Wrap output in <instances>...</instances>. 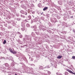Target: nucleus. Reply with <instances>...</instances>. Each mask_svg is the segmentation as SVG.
Here are the masks:
<instances>
[{
	"label": "nucleus",
	"instance_id": "obj_1",
	"mask_svg": "<svg viewBox=\"0 0 75 75\" xmlns=\"http://www.w3.org/2000/svg\"><path fill=\"white\" fill-rule=\"evenodd\" d=\"M25 38L26 40H27L28 41H31V39L29 35L28 36L27 35H25Z\"/></svg>",
	"mask_w": 75,
	"mask_h": 75
},
{
	"label": "nucleus",
	"instance_id": "obj_2",
	"mask_svg": "<svg viewBox=\"0 0 75 75\" xmlns=\"http://www.w3.org/2000/svg\"><path fill=\"white\" fill-rule=\"evenodd\" d=\"M20 13H21V14H24V15H25V16H28L29 14L28 13H27V12L26 11H24L23 10H21V11Z\"/></svg>",
	"mask_w": 75,
	"mask_h": 75
},
{
	"label": "nucleus",
	"instance_id": "obj_3",
	"mask_svg": "<svg viewBox=\"0 0 75 75\" xmlns=\"http://www.w3.org/2000/svg\"><path fill=\"white\" fill-rule=\"evenodd\" d=\"M39 28L41 29H42V30H45L47 29V28L45 26H43L42 25H40L39 26Z\"/></svg>",
	"mask_w": 75,
	"mask_h": 75
},
{
	"label": "nucleus",
	"instance_id": "obj_4",
	"mask_svg": "<svg viewBox=\"0 0 75 75\" xmlns=\"http://www.w3.org/2000/svg\"><path fill=\"white\" fill-rule=\"evenodd\" d=\"M9 51H10V52H11L13 53V54H14L17 53V52L15 51L14 50V49L13 50H12L10 48L9 49Z\"/></svg>",
	"mask_w": 75,
	"mask_h": 75
},
{
	"label": "nucleus",
	"instance_id": "obj_5",
	"mask_svg": "<svg viewBox=\"0 0 75 75\" xmlns=\"http://www.w3.org/2000/svg\"><path fill=\"white\" fill-rule=\"evenodd\" d=\"M28 7L30 8L31 7H34V5L33 4H29V5H28Z\"/></svg>",
	"mask_w": 75,
	"mask_h": 75
},
{
	"label": "nucleus",
	"instance_id": "obj_6",
	"mask_svg": "<svg viewBox=\"0 0 75 75\" xmlns=\"http://www.w3.org/2000/svg\"><path fill=\"white\" fill-rule=\"evenodd\" d=\"M25 52H27L28 54H30V51L29 49H27L25 50Z\"/></svg>",
	"mask_w": 75,
	"mask_h": 75
},
{
	"label": "nucleus",
	"instance_id": "obj_7",
	"mask_svg": "<svg viewBox=\"0 0 75 75\" xmlns=\"http://www.w3.org/2000/svg\"><path fill=\"white\" fill-rule=\"evenodd\" d=\"M38 21V20L37 18H35L34 19H33V21L34 22H35V23L36 22H37Z\"/></svg>",
	"mask_w": 75,
	"mask_h": 75
},
{
	"label": "nucleus",
	"instance_id": "obj_8",
	"mask_svg": "<svg viewBox=\"0 0 75 75\" xmlns=\"http://www.w3.org/2000/svg\"><path fill=\"white\" fill-rule=\"evenodd\" d=\"M12 22L13 23H12V25H13V26H15V27H16V23H15V21H12Z\"/></svg>",
	"mask_w": 75,
	"mask_h": 75
},
{
	"label": "nucleus",
	"instance_id": "obj_9",
	"mask_svg": "<svg viewBox=\"0 0 75 75\" xmlns=\"http://www.w3.org/2000/svg\"><path fill=\"white\" fill-rule=\"evenodd\" d=\"M21 26L23 28H24L25 27V25L24 24H23V23H22V24L21 25Z\"/></svg>",
	"mask_w": 75,
	"mask_h": 75
},
{
	"label": "nucleus",
	"instance_id": "obj_10",
	"mask_svg": "<svg viewBox=\"0 0 75 75\" xmlns=\"http://www.w3.org/2000/svg\"><path fill=\"white\" fill-rule=\"evenodd\" d=\"M31 18V16H29L27 18V20H30V19Z\"/></svg>",
	"mask_w": 75,
	"mask_h": 75
},
{
	"label": "nucleus",
	"instance_id": "obj_11",
	"mask_svg": "<svg viewBox=\"0 0 75 75\" xmlns=\"http://www.w3.org/2000/svg\"><path fill=\"white\" fill-rule=\"evenodd\" d=\"M62 55H59L57 57V58H58V59H60V58H62Z\"/></svg>",
	"mask_w": 75,
	"mask_h": 75
},
{
	"label": "nucleus",
	"instance_id": "obj_12",
	"mask_svg": "<svg viewBox=\"0 0 75 75\" xmlns=\"http://www.w3.org/2000/svg\"><path fill=\"white\" fill-rule=\"evenodd\" d=\"M27 22V20L25 19L23 21V24H25V23H26Z\"/></svg>",
	"mask_w": 75,
	"mask_h": 75
},
{
	"label": "nucleus",
	"instance_id": "obj_13",
	"mask_svg": "<svg viewBox=\"0 0 75 75\" xmlns=\"http://www.w3.org/2000/svg\"><path fill=\"white\" fill-rule=\"evenodd\" d=\"M69 72H70L71 74H74V75H75V73L73 72L71 70H69Z\"/></svg>",
	"mask_w": 75,
	"mask_h": 75
},
{
	"label": "nucleus",
	"instance_id": "obj_14",
	"mask_svg": "<svg viewBox=\"0 0 75 75\" xmlns=\"http://www.w3.org/2000/svg\"><path fill=\"white\" fill-rule=\"evenodd\" d=\"M48 8L47 7H45V8H44L43 9V11H45V10H47L48 9Z\"/></svg>",
	"mask_w": 75,
	"mask_h": 75
},
{
	"label": "nucleus",
	"instance_id": "obj_15",
	"mask_svg": "<svg viewBox=\"0 0 75 75\" xmlns=\"http://www.w3.org/2000/svg\"><path fill=\"white\" fill-rule=\"evenodd\" d=\"M38 6L39 7H42V5L41 4L39 3L38 4Z\"/></svg>",
	"mask_w": 75,
	"mask_h": 75
},
{
	"label": "nucleus",
	"instance_id": "obj_16",
	"mask_svg": "<svg viewBox=\"0 0 75 75\" xmlns=\"http://www.w3.org/2000/svg\"><path fill=\"white\" fill-rule=\"evenodd\" d=\"M5 66L6 67H9V65L7 63L5 64Z\"/></svg>",
	"mask_w": 75,
	"mask_h": 75
},
{
	"label": "nucleus",
	"instance_id": "obj_17",
	"mask_svg": "<svg viewBox=\"0 0 75 75\" xmlns=\"http://www.w3.org/2000/svg\"><path fill=\"white\" fill-rule=\"evenodd\" d=\"M39 69H43V67L42 66H40L39 67Z\"/></svg>",
	"mask_w": 75,
	"mask_h": 75
},
{
	"label": "nucleus",
	"instance_id": "obj_18",
	"mask_svg": "<svg viewBox=\"0 0 75 75\" xmlns=\"http://www.w3.org/2000/svg\"><path fill=\"white\" fill-rule=\"evenodd\" d=\"M30 24H29L28 23H27L26 24V27H30Z\"/></svg>",
	"mask_w": 75,
	"mask_h": 75
},
{
	"label": "nucleus",
	"instance_id": "obj_19",
	"mask_svg": "<svg viewBox=\"0 0 75 75\" xmlns=\"http://www.w3.org/2000/svg\"><path fill=\"white\" fill-rule=\"evenodd\" d=\"M21 7L23 8H24V5L23 4H22L21 6Z\"/></svg>",
	"mask_w": 75,
	"mask_h": 75
},
{
	"label": "nucleus",
	"instance_id": "obj_20",
	"mask_svg": "<svg viewBox=\"0 0 75 75\" xmlns=\"http://www.w3.org/2000/svg\"><path fill=\"white\" fill-rule=\"evenodd\" d=\"M21 17H22V18H25V16L23 15H21Z\"/></svg>",
	"mask_w": 75,
	"mask_h": 75
},
{
	"label": "nucleus",
	"instance_id": "obj_21",
	"mask_svg": "<svg viewBox=\"0 0 75 75\" xmlns=\"http://www.w3.org/2000/svg\"><path fill=\"white\" fill-rule=\"evenodd\" d=\"M16 20L18 21H20V20H21V18H16Z\"/></svg>",
	"mask_w": 75,
	"mask_h": 75
},
{
	"label": "nucleus",
	"instance_id": "obj_22",
	"mask_svg": "<svg viewBox=\"0 0 75 75\" xmlns=\"http://www.w3.org/2000/svg\"><path fill=\"white\" fill-rule=\"evenodd\" d=\"M33 28L35 29V30H36L37 29V27L35 25L33 26Z\"/></svg>",
	"mask_w": 75,
	"mask_h": 75
},
{
	"label": "nucleus",
	"instance_id": "obj_23",
	"mask_svg": "<svg viewBox=\"0 0 75 75\" xmlns=\"http://www.w3.org/2000/svg\"><path fill=\"white\" fill-rule=\"evenodd\" d=\"M24 29H25V28H21V30L23 31H24V30H25Z\"/></svg>",
	"mask_w": 75,
	"mask_h": 75
},
{
	"label": "nucleus",
	"instance_id": "obj_24",
	"mask_svg": "<svg viewBox=\"0 0 75 75\" xmlns=\"http://www.w3.org/2000/svg\"><path fill=\"white\" fill-rule=\"evenodd\" d=\"M69 18V15H67L66 17L65 18Z\"/></svg>",
	"mask_w": 75,
	"mask_h": 75
},
{
	"label": "nucleus",
	"instance_id": "obj_25",
	"mask_svg": "<svg viewBox=\"0 0 75 75\" xmlns=\"http://www.w3.org/2000/svg\"><path fill=\"white\" fill-rule=\"evenodd\" d=\"M47 73L48 75H50L51 74V73L49 71H47Z\"/></svg>",
	"mask_w": 75,
	"mask_h": 75
},
{
	"label": "nucleus",
	"instance_id": "obj_26",
	"mask_svg": "<svg viewBox=\"0 0 75 75\" xmlns=\"http://www.w3.org/2000/svg\"><path fill=\"white\" fill-rule=\"evenodd\" d=\"M11 66L12 67H13L14 65V63H12L11 64Z\"/></svg>",
	"mask_w": 75,
	"mask_h": 75
},
{
	"label": "nucleus",
	"instance_id": "obj_27",
	"mask_svg": "<svg viewBox=\"0 0 75 75\" xmlns=\"http://www.w3.org/2000/svg\"><path fill=\"white\" fill-rule=\"evenodd\" d=\"M45 68H50V66H46L45 67Z\"/></svg>",
	"mask_w": 75,
	"mask_h": 75
},
{
	"label": "nucleus",
	"instance_id": "obj_28",
	"mask_svg": "<svg viewBox=\"0 0 75 75\" xmlns=\"http://www.w3.org/2000/svg\"><path fill=\"white\" fill-rule=\"evenodd\" d=\"M7 22L8 23V24H10V23H11V21H7Z\"/></svg>",
	"mask_w": 75,
	"mask_h": 75
},
{
	"label": "nucleus",
	"instance_id": "obj_29",
	"mask_svg": "<svg viewBox=\"0 0 75 75\" xmlns=\"http://www.w3.org/2000/svg\"><path fill=\"white\" fill-rule=\"evenodd\" d=\"M65 75H68V73L67 72H65Z\"/></svg>",
	"mask_w": 75,
	"mask_h": 75
},
{
	"label": "nucleus",
	"instance_id": "obj_30",
	"mask_svg": "<svg viewBox=\"0 0 75 75\" xmlns=\"http://www.w3.org/2000/svg\"><path fill=\"white\" fill-rule=\"evenodd\" d=\"M6 40H4V42H3V44H6Z\"/></svg>",
	"mask_w": 75,
	"mask_h": 75
},
{
	"label": "nucleus",
	"instance_id": "obj_31",
	"mask_svg": "<svg viewBox=\"0 0 75 75\" xmlns=\"http://www.w3.org/2000/svg\"><path fill=\"white\" fill-rule=\"evenodd\" d=\"M8 28H13V27L9 25L8 26Z\"/></svg>",
	"mask_w": 75,
	"mask_h": 75
},
{
	"label": "nucleus",
	"instance_id": "obj_32",
	"mask_svg": "<svg viewBox=\"0 0 75 75\" xmlns=\"http://www.w3.org/2000/svg\"><path fill=\"white\" fill-rule=\"evenodd\" d=\"M19 37L20 38H22V37H23V35H19Z\"/></svg>",
	"mask_w": 75,
	"mask_h": 75
},
{
	"label": "nucleus",
	"instance_id": "obj_33",
	"mask_svg": "<svg viewBox=\"0 0 75 75\" xmlns=\"http://www.w3.org/2000/svg\"><path fill=\"white\" fill-rule=\"evenodd\" d=\"M41 19L42 20H44V17H42L41 18Z\"/></svg>",
	"mask_w": 75,
	"mask_h": 75
},
{
	"label": "nucleus",
	"instance_id": "obj_34",
	"mask_svg": "<svg viewBox=\"0 0 75 75\" xmlns=\"http://www.w3.org/2000/svg\"><path fill=\"white\" fill-rule=\"evenodd\" d=\"M35 33L37 35H38V34H39V32H36Z\"/></svg>",
	"mask_w": 75,
	"mask_h": 75
},
{
	"label": "nucleus",
	"instance_id": "obj_35",
	"mask_svg": "<svg viewBox=\"0 0 75 75\" xmlns=\"http://www.w3.org/2000/svg\"><path fill=\"white\" fill-rule=\"evenodd\" d=\"M16 16L17 17H19V16H20V15H19V14H16Z\"/></svg>",
	"mask_w": 75,
	"mask_h": 75
},
{
	"label": "nucleus",
	"instance_id": "obj_36",
	"mask_svg": "<svg viewBox=\"0 0 75 75\" xmlns=\"http://www.w3.org/2000/svg\"><path fill=\"white\" fill-rule=\"evenodd\" d=\"M72 25H74V23H74V21H72Z\"/></svg>",
	"mask_w": 75,
	"mask_h": 75
},
{
	"label": "nucleus",
	"instance_id": "obj_37",
	"mask_svg": "<svg viewBox=\"0 0 75 75\" xmlns=\"http://www.w3.org/2000/svg\"><path fill=\"white\" fill-rule=\"evenodd\" d=\"M18 42H19V43H21V41L20 40H18Z\"/></svg>",
	"mask_w": 75,
	"mask_h": 75
},
{
	"label": "nucleus",
	"instance_id": "obj_38",
	"mask_svg": "<svg viewBox=\"0 0 75 75\" xmlns=\"http://www.w3.org/2000/svg\"><path fill=\"white\" fill-rule=\"evenodd\" d=\"M73 31L75 34V30L74 29H73Z\"/></svg>",
	"mask_w": 75,
	"mask_h": 75
},
{
	"label": "nucleus",
	"instance_id": "obj_39",
	"mask_svg": "<svg viewBox=\"0 0 75 75\" xmlns=\"http://www.w3.org/2000/svg\"><path fill=\"white\" fill-rule=\"evenodd\" d=\"M25 40H26V39H25V38H23V41H25Z\"/></svg>",
	"mask_w": 75,
	"mask_h": 75
},
{
	"label": "nucleus",
	"instance_id": "obj_40",
	"mask_svg": "<svg viewBox=\"0 0 75 75\" xmlns=\"http://www.w3.org/2000/svg\"><path fill=\"white\" fill-rule=\"evenodd\" d=\"M72 58L73 59H75V56H73L72 57Z\"/></svg>",
	"mask_w": 75,
	"mask_h": 75
},
{
	"label": "nucleus",
	"instance_id": "obj_41",
	"mask_svg": "<svg viewBox=\"0 0 75 75\" xmlns=\"http://www.w3.org/2000/svg\"><path fill=\"white\" fill-rule=\"evenodd\" d=\"M56 74L57 75H60V74H59V73H56Z\"/></svg>",
	"mask_w": 75,
	"mask_h": 75
},
{
	"label": "nucleus",
	"instance_id": "obj_42",
	"mask_svg": "<svg viewBox=\"0 0 75 75\" xmlns=\"http://www.w3.org/2000/svg\"><path fill=\"white\" fill-rule=\"evenodd\" d=\"M33 21H31V24H33Z\"/></svg>",
	"mask_w": 75,
	"mask_h": 75
},
{
	"label": "nucleus",
	"instance_id": "obj_43",
	"mask_svg": "<svg viewBox=\"0 0 75 75\" xmlns=\"http://www.w3.org/2000/svg\"><path fill=\"white\" fill-rule=\"evenodd\" d=\"M4 25L5 26V27H7V24H5Z\"/></svg>",
	"mask_w": 75,
	"mask_h": 75
},
{
	"label": "nucleus",
	"instance_id": "obj_44",
	"mask_svg": "<svg viewBox=\"0 0 75 75\" xmlns=\"http://www.w3.org/2000/svg\"><path fill=\"white\" fill-rule=\"evenodd\" d=\"M37 62V60H35L34 61V62Z\"/></svg>",
	"mask_w": 75,
	"mask_h": 75
},
{
	"label": "nucleus",
	"instance_id": "obj_45",
	"mask_svg": "<svg viewBox=\"0 0 75 75\" xmlns=\"http://www.w3.org/2000/svg\"><path fill=\"white\" fill-rule=\"evenodd\" d=\"M32 13L33 14H35V12H33Z\"/></svg>",
	"mask_w": 75,
	"mask_h": 75
},
{
	"label": "nucleus",
	"instance_id": "obj_46",
	"mask_svg": "<svg viewBox=\"0 0 75 75\" xmlns=\"http://www.w3.org/2000/svg\"><path fill=\"white\" fill-rule=\"evenodd\" d=\"M31 65H32V66H34V67H35V65H34L33 64H32Z\"/></svg>",
	"mask_w": 75,
	"mask_h": 75
},
{
	"label": "nucleus",
	"instance_id": "obj_47",
	"mask_svg": "<svg viewBox=\"0 0 75 75\" xmlns=\"http://www.w3.org/2000/svg\"><path fill=\"white\" fill-rule=\"evenodd\" d=\"M9 4H10V6H12L13 5V4L11 3Z\"/></svg>",
	"mask_w": 75,
	"mask_h": 75
},
{
	"label": "nucleus",
	"instance_id": "obj_48",
	"mask_svg": "<svg viewBox=\"0 0 75 75\" xmlns=\"http://www.w3.org/2000/svg\"><path fill=\"white\" fill-rule=\"evenodd\" d=\"M39 22L40 23H41V21H39Z\"/></svg>",
	"mask_w": 75,
	"mask_h": 75
},
{
	"label": "nucleus",
	"instance_id": "obj_49",
	"mask_svg": "<svg viewBox=\"0 0 75 75\" xmlns=\"http://www.w3.org/2000/svg\"><path fill=\"white\" fill-rule=\"evenodd\" d=\"M55 20L56 21H54V23H56V22H57V20H56V19H55Z\"/></svg>",
	"mask_w": 75,
	"mask_h": 75
},
{
	"label": "nucleus",
	"instance_id": "obj_50",
	"mask_svg": "<svg viewBox=\"0 0 75 75\" xmlns=\"http://www.w3.org/2000/svg\"><path fill=\"white\" fill-rule=\"evenodd\" d=\"M70 70H69V69H67V71H68V72H69V71Z\"/></svg>",
	"mask_w": 75,
	"mask_h": 75
},
{
	"label": "nucleus",
	"instance_id": "obj_51",
	"mask_svg": "<svg viewBox=\"0 0 75 75\" xmlns=\"http://www.w3.org/2000/svg\"><path fill=\"white\" fill-rule=\"evenodd\" d=\"M43 13H43V12H42V13H41V15H42V14H43Z\"/></svg>",
	"mask_w": 75,
	"mask_h": 75
},
{
	"label": "nucleus",
	"instance_id": "obj_52",
	"mask_svg": "<svg viewBox=\"0 0 75 75\" xmlns=\"http://www.w3.org/2000/svg\"><path fill=\"white\" fill-rule=\"evenodd\" d=\"M31 28H34V26H31Z\"/></svg>",
	"mask_w": 75,
	"mask_h": 75
},
{
	"label": "nucleus",
	"instance_id": "obj_53",
	"mask_svg": "<svg viewBox=\"0 0 75 75\" xmlns=\"http://www.w3.org/2000/svg\"><path fill=\"white\" fill-rule=\"evenodd\" d=\"M28 55H29V59H30V58H31V57H30V55H29V54Z\"/></svg>",
	"mask_w": 75,
	"mask_h": 75
},
{
	"label": "nucleus",
	"instance_id": "obj_54",
	"mask_svg": "<svg viewBox=\"0 0 75 75\" xmlns=\"http://www.w3.org/2000/svg\"><path fill=\"white\" fill-rule=\"evenodd\" d=\"M18 33L19 35H21V33H20L18 32Z\"/></svg>",
	"mask_w": 75,
	"mask_h": 75
},
{
	"label": "nucleus",
	"instance_id": "obj_55",
	"mask_svg": "<svg viewBox=\"0 0 75 75\" xmlns=\"http://www.w3.org/2000/svg\"><path fill=\"white\" fill-rule=\"evenodd\" d=\"M36 75H40V74H38V73L37 74H36Z\"/></svg>",
	"mask_w": 75,
	"mask_h": 75
},
{
	"label": "nucleus",
	"instance_id": "obj_56",
	"mask_svg": "<svg viewBox=\"0 0 75 75\" xmlns=\"http://www.w3.org/2000/svg\"><path fill=\"white\" fill-rule=\"evenodd\" d=\"M36 24H38V23H36Z\"/></svg>",
	"mask_w": 75,
	"mask_h": 75
},
{
	"label": "nucleus",
	"instance_id": "obj_57",
	"mask_svg": "<svg viewBox=\"0 0 75 75\" xmlns=\"http://www.w3.org/2000/svg\"><path fill=\"white\" fill-rule=\"evenodd\" d=\"M73 16H71L70 18H73Z\"/></svg>",
	"mask_w": 75,
	"mask_h": 75
},
{
	"label": "nucleus",
	"instance_id": "obj_58",
	"mask_svg": "<svg viewBox=\"0 0 75 75\" xmlns=\"http://www.w3.org/2000/svg\"><path fill=\"white\" fill-rule=\"evenodd\" d=\"M65 18H64V20H67V19L65 20Z\"/></svg>",
	"mask_w": 75,
	"mask_h": 75
},
{
	"label": "nucleus",
	"instance_id": "obj_59",
	"mask_svg": "<svg viewBox=\"0 0 75 75\" xmlns=\"http://www.w3.org/2000/svg\"><path fill=\"white\" fill-rule=\"evenodd\" d=\"M33 17V18H34V16L33 15H32Z\"/></svg>",
	"mask_w": 75,
	"mask_h": 75
},
{
	"label": "nucleus",
	"instance_id": "obj_60",
	"mask_svg": "<svg viewBox=\"0 0 75 75\" xmlns=\"http://www.w3.org/2000/svg\"><path fill=\"white\" fill-rule=\"evenodd\" d=\"M33 33H32V35H33Z\"/></svg>",
	"mask_w": 75,
	"mask_h": 75
},
{
	"label": "nucleus",
	"instance_id": "obj_61",
	"mask_svg": "<svg viewBox=\"0 0 75 75\" xmlns=\"http://www.w3.org/2000/svg\"><path fill=\"white\" fill-rule=\"evenodd\" d=\"M7 59H8V57H6Z\"/></svg>",
	"mask_w": 75,
	"mask_h": 75
},
{
	"label": "nucleus",
	"instance_id": "obj_62",
	"mask_svg": "<svg viewBox=\"0 0 75 75\" xmlns=\"http://www.w3.org/2000/svg\"><path fill=\"white\" fill-rule=\"evenodd\" d=\"M45 15H44V14H43V16H45Z\"/></svg>",
	"mask_w": 75,
	"mask_h": 75
},
{
	"label": "nucleus",
	"instance_id": "obj_63",
	"mask_svg": "<svg viewBox=\"0 0 75 75\" xmlns=\"http://www.w3.org/2000/svg\"><path fill=\"white\" fill-rule=\"evenodd\" d=\"M55 68H57V67H55Z\"/></svg>",
	"mask_w": 75,
	"mask_h": 75
},
{
	"label": "nucleus",
	"instance_id": "obj_64",
	"mask_svg": "<svg viewBox=\"0 0 75 75\" xmlns=\"http://www.w3.org/2000/svg\"><path fill=\"white\" fill-rule=\"evenodd\" d=\"M38 14H39V13H38Z\"/></svg>",
	"mask_w": 75,
	"mask_h": 75
}]
</instances>
